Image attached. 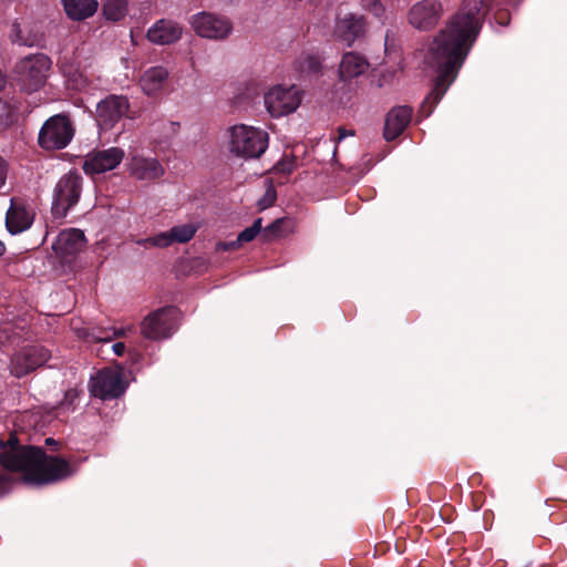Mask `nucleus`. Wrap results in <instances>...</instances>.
Segmentation results:
<instances>
[{
  "label": "nucleus",
  "instance_id": "obj_1",
  "mask_svg": "<svg viewBox=\"0 0 567 567\" xmlns=\"http://www.w3.org/2000/svg\"><path fill=\"white\" fill-rule=\"evenodd\" d=\"M477 8L461 9L434 37L424 61L437 72L435 84L424 104H436L455 80L480 32Z\"/></svg>",
  "mask_w": 567,
  "mask_h": 567
},
{
  "label": "nucleus",
  "instance_id": "obj_2",
  "mask_svg": "<svg viewBox=\"0 0 567 567\" xmlns=\"http://www.w3.org/2000/svg\"><path fill=\"white\" fill-rule=\"evenodd\" d=\"M1 466L9 472L20 473L23 482L34 485L52 484L74 472L69 461L48 455L39 447L6 453L1 457Z\"/></svg>",
  "mask_w": 567,
  "mask_h": 567
},
{
  "label": "nucleus",
  "instance_id": "obj_3",
  "mask_svg": "<svg viewBox=\"0 0 567 567\" xmlns=\"http://www.w3.org/2000/svg\"><path fill=\"white\" fill-rule=\"evenodd\" d=\"M52 66L51 59L37 53L20 59L13 69V79L18 85L28 93L38 92L42 89L49 78Z\"/></svg>",
  "mask_w": 567,
  "mask_h": 567
},
{
  "label": "nucleus",
  "instance_id": "obj_4",
  "mask_svg": "<svg viewBox=\"0 0 567 567\" xmlns=\"http://www.w3.org/2000/svg\"><path fill=\"white\" fill-rule=\"evenodd\" d=\"M268 147V134L259 128L244 124L230 130V151L237 156L257 158Z\"/></svg>",
  "mask_w": 567,
  "mask_h": 567
},
{
  "label": "nucleus",
  "instance_id": "obj_5",
  "mask_svg": "<svg viewBox=\"0 0 567 567\" xmlns=\"http://www.w3.org/2000/svg\"><path fill=\"white\" fill-rule=\"evenodd\" d=\"M51 359V351L41 344H27L16 350L10 358L11 375L21 379L43 367Z\"/></svg>",
  "mask_w": 567,
  "mask_h": 567
},
{
  "label": "nucleus",
  "instance_id": "obj_6",
  "mask_svg": "<svg viewBox=\"0 0 567 567\" xmlns=\"http://www.w3.org/2000/svg\"><path fill=\"white\" fill-rule=\"evenodd\" d=\"M82 177L76 172L63 175L55 185L52 214L58 218L66 216L80 199Z\"/></svg>",
  "mask_w": 567,
  "mask_h": 567
},
{
  "label": "nucleus",
  "instance_id": "obj_7",
  "mask_svg": "<svg viewBox=\"0 0 567 567\" xmlns=\"http://www.w3.org/2000/svg\"><path fill=\"white\" fill-rule=\"evenodd\" d=\"M127 383L120 367H110L100 370L91 378L90 391L93 396L101 400H112L121 396Z\"/></svg>",
  "mask_w": 567,
  "mask_h": 567
},
{
  "label": "nucleus",
  "instance_id": "obj_8",
  "mask_svg": "<svg viewBox=\"0 0 567 567\" xmlns=\"http://www.w3.org/2000/svg\"><path fill=\"white\" fill-rule=\"evenodd\" d=\"M74 130L68 116L58 114L45 121L39 133V145L44 150H62L72 140Z\"/></svg>",
  "mask_w": 567,
  "mask_h": 567
},
{
  "label": "nucleus",
  "instance_id": "obj_9",
  "mask_svg": "<svg viewBox=\"0 0 567 567\" xmlns=\"http://www.w3.org/2000/svg\"><path fill=\"white\" fill-rule=\"evenodd\" d=\"M178 311L174 307H165L150 313L141 323V332L147 339L168 338L177 326Z\"/></svg>",
  "mask_w": 567,
  "mask_h": 567
},
{
  "label": "nucleus",
  "instance_id": "obj_10",
  "mask_svg": "<svg viewBox=\"0 0 567 567\" xmlns=\"http://www.w3.org/2000/svg\"><path fill=\"white\" fill-rule=\"evenodd\" d=\"M301 102V93L295 86H275L265 94V105L274 117L284 116L297 110Z\"/></svg>",
  "mask_w": 567,
  "mask_h": 567
},
{
  "label": "nucleus",
  "instance_id": "obj_11",
  "mask_svg": "<svg viewBox=\"0 0 567 567\" xmlns=\"http://www.w3.org/2000/svg\"><path fill=\"white\" fill-rule=\"evenodd\" d=\"M81 53L82 49L79 48L73 51L64 50L56 63L61 74L65 79L68 87L78 91L86 87L89 84Z\"/></svg>",
  "mask_w": 567,
  "mask_h": 567
},
{
  "label": "nucleus",
  "instance_id": "obj_12",
  "mask_svg": "<svg viewBox=\"0 0 567 567\" xmlns=\"http://www.w3.org/2000/svg\"><path fill=\"white\" fill-rule=\"evenodd\" d=\"M443 13L444 7L441 1L421 0L410 8L408 21L413 28L427 31L437 25Z\"/></svg>",
  "mask_w": 567,
  "mask_h": 567
},
{
  "label": "nucleus",
  "instance_id": "obj_13",
  "mask_svg": "<svg viewBox=\"0 0 567 567\" xmlns=\"http://www.w3.org/2000/svg\"><path fill=\"white\" fill-rule=\"evenodd\" d=\"M124 155L120 147L93 151L85 156L82 168L87 175L102 174L118 166Z\"/></svg>",
  "mask_w": 567,
  "mask_h": 567
},
{
  "label": "nucleus",
  "instance_id": "obj_14",
  "mask_svg": "<svg viewBox=\"0 0 567 567\" xmlns=\"http://www.w3.org/2000/svg\"><path fill=\"white\" fill-rule=\"evenodd\" d=\"M130 110L128 100L122 95H110L96 106V120L105 130L112 128Z\"/></svg>",
  "mask_w": 567,
  "mask_h": 567
},
{
  "label": "nucleus",
  "instance_id": "obj_15",
  "mask_svg": "<svg viewBox=\"0 0 567 567\" xmlns=\"http://www.w3.org/2000/svg\"><path fill=\"white\" fill-rule=\"evenodd\" d=\"M365 31L367 21L363 16L347 13L337 18L332 34L336 40L351 47Z\"/></svg>",
  "mask_w": 567,
  "mask_h": 567
},
{
  "label": "nucleus",
  "instance_id": "obj_16",
  "mask_svg": "<svg viewBox=\"0 0 567 567\" xmlns=\"http://www.w3.org/2000/svg\"><path fill=\"white\" fill-rule=\"evenodd\" d=\"M192 25L199 37L208 39H224L231 31V24L227 19L206 12L195 16Z\"/></svg>",
  "mask_w": 567,
  "mask_h": 567
},
{
  "label": "nucleus",
  "instance_id": "obj_17",
  "mask_svg": "<svg viewBox=\"0 0 567 567\" xmlns=\"http://www.w3.org/2000/svg\"><path fill=\"white\" fill-rule=\"evenodd\" d=\"M199 225L197 224H185L173 227L169 231L161 233L154 237H150L138 244L151 245L155 247H168L174 243H188L194 238Z\"/></svg>",
  "mask_w": 567,
  "mask_h": 567
},
{
  "label": "nucleus",
  "instance_id": "obj_18",
  "mask_svg": "<svg viewBox=\"0 0 567 567\" xmlns=\"http://www.w3.org/2000/svg\"><path fill=\"white\" fill-rule=\"evenodd\" d=\"M413 110L410 106L402 105L393 107L385 117L384 138L393 141L400 136L411 122Z\"/></svg>",
  "mask_w": 567,
  "mask_h": 567
},
{
  "label": "nucleus",
  "instance_id": "obj_19",
  "mask_svg": "<svg viewBox=\"0 0 567 567\" xmlns=\"http://www.w3.org/2000/svg\"><path fill=\"white\" fill-rule=\"evenodd\" d=\"M370 63L367 58L358 52H346L339 64V79L351 81L368 72Z\"/></svg>",
  "mask_w": 567,
  "mask_h": 567
},
{
  "label": "nucleus",
  "instance_id": "obj_20",
  "mask_svg": "<svg viewBox=\"0 0 567 567\" xmlns=\"http://www.w3.org/2000/svg\"><path fill=\"white\" fill-rule=\"evenodd\" d=\"M84 233L80 229L71 228L59 234L53 248L61 257H66L81 251L85 246Z\"/></svg>",
  "mask_w": 567,
  "mask_h": 567
},
{
  "label": "nucleus",
  "instance_id": "obj_21",
  "mask_svg": "<svg viewBox=\"0 0 567 567\" xmlns=\"http://www.w3.org/2000/svg\"><path fill=\"white\" fill-rule=\"evenodd\" d=\"M130 173L140 181H154L163 176L164 168L156 158L134 156L130 164Z\"/></svg>",
  "mask_w": 567,
  "mask_h": 567
},
{
  "label": "nucleus",
  "instance_id": "obj_22",
  "mask_svg": "<svg viewBox=\"0 0 567 567\" xmlns=\"http://www.w3.org/2000/svg\"><path fill=\"white\" fill-rule=\"evenodd\" d=\"M182 35V29L177 23L162 19L156 22L148 31L147 38L156 44H169L178 40Z\"/></svg>",
  "mask_w": 567,
  "mask_h": 567
},
{
  "label": "nucleus",
  "instance_id": "obj_23",
  "mask_svg": "<svg viewBox=\"0 0 567 567\" xmlns=\"http://www.w3.org/2000/svg\"><path fill=\"white\" fill-rule=\"evenodd\" d=\"M66 17L72 21H83L99 10V0H61Z\"/></svg>",
  "mask_w": 567,
  "mask_h": 567
},
{
  "label": "nucleus",
  "instance_id": "obj_24",
  "mask_svg": "<svg viewBox=\"0 0 567 567\" xmlns=\"http://www.w3.org/2000/svg\"><path fill=\"white\" fill-rule=\"evenodd\" d=\"M33 221V215L23 206L12 203L7 213V227L11 234H18L28 229Z\"/></svg>",
  "mask_w": 567,
  "mask_h": 567
},
{
  "label": "nucleus",
  "instance_id": "obj_25",
  "mask_svg": "<svg viewBox=\"0 0 567 567\" xmlns=\"http://www.w3.org/2000/svg\"><path fill=\"white\" fill-rule=\"evenodd\" d=\"M166 79L167 71L162 66H155L144 72L140 83L147 95H154L164 87Z\"/></svg>",
  "mask_w": 567,
  "mask_h": 567
},
{
  "label": "nucleus",
  "instance_id": "obj_26",
  "mask_svg": "<svg viewBox=\"0 0 567 567\" xmlns=\"http://www.w3.org/2000/svg\"><path fill=\"white\" fill-rule=\"evenodd\" d=\"M20 106L16 99L0 100V128H7L18 121Z\"/></svg>",
  "mask_w": 567,
  "mask_h": 567
},
{
  "label": "nucleus",
  "instance_id": "obj_27",
  "mask_svg": "<svg viewBox=\"0 0 567 567\" xmlns=\"http://www.w3.org/2000/svg\"><path fill=\"white\" fill-rule=\"evenodd\" d=\"M103 16L110 21L122 20L128 11L127 0H105L102 6Z\"/></svg>",
  "mask_w": 567,
  "mask_h": 567
},
{
  "label": "nucleus",
  "instance_id": "obj_28",
  "mask_svg": "<svg viewBox=\"0 0 567 567\" xmlns=\"http://www.w3.org/2000/svg\"><path fill=\"white\" fill-rule=\"evenodd\" d=\"M133 326H127L126 328H110L99 331L97 333H92V339L97 342H110L115 338H122L127 334V332L132 331Z\"/></svg>",
  "mask_w": 567,
  "mask_h": 567
},
{
  "label": "nucleus",
  "instance_id": "obj_29",
  "mask_svg": "<svg viewBox=\"0 0 567 567\" xmlns=\"http://www.w3.org/2000/svg\"><path fill=\"white\" fill-rule=\"evenodd\" d=\"M295 228V220L290 218H278L266 230L275 236L282 237L293 233Z\"/></svg>",
  "mask_w": 567,
  "mask_h": 567
},
{
  "label": "nucleus",
  "instance_id": "obj_30",
  "mask_svg": "<svg viewBox=\"0 0 567 567\" xmlns=\"http://www.w3.org/2000/svg\"><path fill=\"white\" fill-rule=\"evenodd\" d=\"M299 68L301 73L318 74L321 70V61L317 55L307 54L300 58Z\"/></svg>",
  "mask_w": 567,
  "mask_h": 567
},
{
  "label": "nucleus",
  "instance_id": "obj_31",
  "mask_svg": "<svg viewBox=\"0 0 567 567\" xmlns=\"http://www.w3.org/2000/svg\"><path fill=\"white\" fill-rule=\"evenodd\" d=\"M261 223H262V219L261 218H258L254 221L252 226L244 229L239 235H238V240L240 243V245H243L244 243H249L251 240H254L256 238V236L259 234V231L261 230Z\"/></svg>",
  "mask_w": 567,
  "mask_h": 567
},
{
  "label": "nucleus",
  "instance_id": "obj_32",
  "mask_svg": "<svg viewBox=\"0 0 567 567\" xmlns=\"http://www.w3.org/2000/svg\"><path fill=\"white\" fill-rule=\"evenodd\" d=\"M362 7L375 17H382L384 13V7L380 0H362Z\"/></svg>",
  "mask_w": 567,
  "mask_h": 567
},
{
  "label": "nucleus",
  "instance_id": "obj_33",
  "mask_svg": "<svg viewBox=\"0 0 567 567\" xmlns=\"http://www.w3.org/2000/svg\"><path fill=\"white\" fill-rule=\"evenodd\" d=\"M276 200V190L272 187H269L265 194V196L258 202L259 210H264L274 205Z\"/></svg>",
  "mask_w": 567,
  "mask_h": 567
},
{
  "label": "nucleus",
  "instance_id": "obj_34",
  "mask_svg": "<svg viewBox=\"0 0 567 567\" xmlns=\"http://www.w3.org/2000/svg\"><path fill=\"white\" fill-rule=\"evenodd\" d=\"M79 395H80V392L76 389H69L64 393V399L61 402V405L68 406V408L72 406L73 403L78 400Z\"/></svg>",
  "mask_w": 567,
  "mask_h": 567
},
{
  "label": "nucleus",
  "instance_id": "obj_35",
  "mask_svg": "<svg viewBox=\"0 0 567 567\" xmlns=\"http://www.w3.org/2000/svg\"><path fill=\"white\" fill-rule=\"evenodd\" d=\"M238 238L233 241H219L216 244V251L236 250L240 247Z\"/></svg>",
  "mask_w": 567,
  "mask_h": 567
},
{
  "label": "nucleus",
  "instance_id": "obj_36",
  "mask_svg": "<svg viewBox=\"0 0 567 567\" xmlns=\"http://www.w3.org/2000/svg\"><path fill=\"white\" fill-rule=\"evenodd\" d=\"M12 487V480L7 474H0V497L7 494Z\"/></svg>",
  "mask_w": 567,
  "mask_h": 567
},
{
  "label": "nucleus",
  "instance_id": "obj_37",
  "mask_svg": "<svg viewBox=\"0 0 567 567\" xmlns=\"http://www.w3.org/2000/svg\"><path fill=\"white\" fill-rule=\"evenodd\" d=\"M113 351L116 355L121 357L125 352V344L123 342H116L113 344Z\"/></svg>",
  "mask_w": 567,
  "mask_h": 567
},
{
  "label": "nucleus",
  "instance_id": "obj_38",
  "mask_svg": "<svg viewBox=\"0 0 567 567\" xmlns=\"http://www.w3.org/2000/svg\"><path fill=\"white\" fill-rule=\"evenodd\" d=\"M352 135H354L353 131H347L343 127H340L338 130V141H341V140L346 138L347 136H352Z\"/></svg>",
  "mask_w": 567,
  "mask_h": 567
},
{
  "label": "nucleus",
  "instance_id": "obj_39",
  "mask_svg": "<svg viewBox=\"0 0 567 567\" xmlns=\"http://www.w3.org/2000/svg\"><path fill=\"white\" fill-rule=\"evenodd\" d=\"M6 181V164L4 161L0 157V187L4 184Z\"/></svg>",
  "mask_w": 567,
  "mask_h": 567
},
{
  "label": "nucleus",
  "instance_id": "obj_40",
  "mask_svg": "<svg viewBox=\"0 0 567 567\" xmlns=\"http://www.w3.org/2000/svg\"><path fill=\"white\" fill-rule=\"evenodd\" d=\"M8 340V336L3 329H0V344Z\"/></svg>",
  "mask_w": 567,
  "mask_h": 567
},
{
  "label": "nucleus",
  "instance_id": "obj_41",
  "mask_svg": "<svg viewBox=\"0 0 567 567\" xmlns=\"http://www.w3.org/2000/svg\"><path fill=\"white\" fill-rule=\"evenodd\" d=\"M4 85H6V76L2 73V71L0 70V91L4 87Z\"/></svg>",
  "mask_w": 567,
  "mask_h": 567
},
{
  "label": "nucleus",
  "instance_id": "obj_42",
  "mask_svg": "<svg viewBox=\"0 0 567 567\" xmlns=\"http://www.w3.org/2000/svg\"><path fill=\"white\" fill-rule=\"evenodd\" d=\"M6 251V247H4V244L2 241H0V256H2Z\"/></svg>",
  "mask_w": 567,
  "mask_h": 567
},
{
  "label": "nucleus",
  "instance_id": "obj_43",
  "mask_svg": "<svg viewBox=\"0 0 567 567\" xmlns=\"http://www.w3.org/2000/svg\"><path fill=\"white\" fill-rule=\"evenodd\" d=\"M45 442H47L48 445H53V440L52 439H47Z\"/></svg>",
  "mask_w": 567,
  "mask_h": 567
},
{
  "label": "nucleus",
  "instance_id": "obj_44",
  "mask_svg": "<svg viewBox=\"0 0 567 567\" xmlns=\"http://www.w3.org/2000/svg\"><path fill=\"white\" fill-rule=\"evenodd\" d=\"M419 567H421V566H419Z\"/></svg>",
  "mask_w": 567,
  "mask_h": 567
}]
</instances>
